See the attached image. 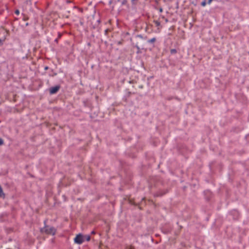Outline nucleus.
I'll return each instance as SVG.
<instances>
[{
    "mask_svg": "<svg viewBox=\"0 0 249 249\" xmlns=\"http://www.w3.org/2000/svg\"><path fill=\"white\" fill-rule=\"evenodd\" d=\"M15 13L17 14V15H18L19 14V11L18 10H17L16 11H15Z\"/></svg>",
    "mask_w": 249,
    "mask_h": 249,
    "instance_id": "obj_11",
    "label": "nucleus"
},
{
    "mask_svg": "<svg viewBox=\"0 0 249 249\" xmlns=\"http://www.w3.org/2000/svg\"><path fill=\"white\" fill-rule=\"evenodd\" d=\"M176 52H177V51L176 49H172L171 50V53L172 54L175 53H176Z\"/></svg>",
    "mask_w": 249,
    "mask_h": 249,
    "instance_id": "obj_7",
    "label": "nucleus"
},
{
    "mask_svg": "<svg viewBox=\"0 0 249 249\" xmlns=\"http://www.w3.org/2000/svg\"><path fill=\"white\" fill-rule=\"evenodd\" d=\"M213 0H208V3L210 4Z\"/></svg>",
    "mask_w": 249,
    "mask_h": 249,
    "instance_id": "obj_12",
    "label": "nucleus"
},
{
    "mask_svg": "<svg viewBox=\"0 0 249 249\" xmlns=\"http://www.w3.org/2000/svg\"><path fill=\"white\" fill-rule=\"evenodd\" d=\"M91 117L94 118L95 116H91Z\"/></svg>",
    "mask_w": 249,
    "mask_h": 249,
    "instance_id": "obj_17",
    "label": "nucleus"
},
{
    "mask_svg": "<svg viewBox=\"0 0 249 249\" xmlns=\"http://www.w3.org/2000/svg\"><path fill=\"white\" fill-rule=\"evenodd\" d=\"M42 232H45L47 234L54 235L55 233L56 230L54 228L49 226H46L41 230Z\"/></svg>",
    "mask_w": 249,
    "mask_h": 249,
    "instance_id": "obj_1",
    "label": "nucleus"
},
{
    "mask_svg": "<svg viewBox=\"0 0 249 249\" xmlns=\"http://www.w3.org/2000/svg\"><path fill=\"white\" fill-rule=\"evenodd\" d=\"M133 2H135V1H137V0H131Z\"/></svg>",
    "mask_w": 249,
    "mask_h": 249,
    "instance_id": "obj_14",
    "label": "nucleus"
},
{
    "mask_svg": "<svg viewBox=\"0 0 249 249\" xmlns=\"http://www.w3.org/2000/svg\"><path fill=\"white\" fill-rule=\"evenodd\" d=\"M155 24L157 26H158L160 25V23L158 21H155Z\"/></svg>",
    "mask_w": 249,
    "mask_h": 249,
    "instance_id": "obj_10",
    "label": "nucleus"
},
{
    "mask_svg": "<svg viewBox=\"0 0 249 249\" xmlns=\"http://www.w3.org/2000/svg\"><path fill=\"white\" fill-rule=\"evenodd\" d=\"M60 89L59 86H55L50 89V92L51 94L56 93Z\"/></svg>",
    "mask_w": 249,
    "mask_h": 249,
    "instance_id": "obj_3",
    "label": "nucleus"
},
{
    "mask_svg": "<svg viewBox=\"0 0 249 249\" xmlns=\"http://www.w3.org/2000/svg\"><path fill=\"white\" fill-rule=\"evenodd\" d=\"M206 2L205 0L201 2V5L202 6H205L206 5Z\"/></svg>",
    "mask_w": 249,
    "mask_h": 249,
    "instance_id": "obj_8",
    "label": "nucleus"
},
{
    "mask_svg": "<svg viewBox=\"0 0 249 249\" xmlns=\"http://www.w3.org/2000/svg\"><path fill=\"white\" fill-rule=\"evenodd\" d=\"M3 144V141L2 139L0 138V145H2Z\"/></svg>",
    "mask_w": 249,
    "mask_h": 249,
    "instance_id": "obj_9",
    "label": "nucleus"
},
{
    "mask_svg": "<svg viewBox=\"0 0 249 249\" xmlns=\"http://www.w3.org/2000/svg\"><path fill=\"white\" fill-rule=\"evenodd\" d=\"M74 242L78 244H81L84 241V237L81 234H78L74 239Z\"/></svg>",
    "mask_w": 249,
    "mask_h": 249,
    "instance_id": "obj_2",
    "label": "nucleus"
},
{
    "mask_svg": "<svg viewBox=\"0 0 249 249\" xmlns=\"http://www.w3.org/2000/svg\"><path fill=\"white\" fill-rule=\"evenodd\" d=\"M98 112H99V110H96V111H95V112H94V113H95V114H96V113H98Z\"/></svg>",
    "mask_w": 249,
    "mask_h": 249,
    "instance_id": "obj_13",
    "label": "nucleus"
},
{
    "mask_svg": "<svg viewBox=\"0 0 249 249\" xmlns=\"http://www.w3.org/2000/svg\"><path fill=\"white\" fill-rule=\"evenodd\" d=\"M130 249H132V248H131Z\"/></svg>",
    "mask_w": 249,
    "mask_h": 249,
    "instance_id": "obj_18",
    "label": "nucleus"
},
{
    "mask_svg": "<svg viewBox=\"0 0 249 249\" xmlns=\"http://www.w3.org/2000/svg\"><path fill=\"white\" fill-rule=\"evenodd\" d=\"M4 194L3 192L2 189L0 186V197H4Z\"/></svg>",
    "mask_w": 249,
    "mask_h": 249,
    "instance_id": "obj_4",
    "label": "nucleus"
},
{
    "mask_svg": "<svg viewBox=\"0 0 249 249\" xmlns=\"http://www.w3.org/2000/svg\"><path fill=\"white\" fill-rule=\"evenodd\" d=\"M1 43V40L0 39V44Z\"/></svg>",
    "mask_w": 249,
    "mask_h": 249,
    "instance_id": "obj_16",
    "label": "nucleus"
},
{
    "mask_svg": "<svg viewBox=\"0 0 249 249\" xmlns=\"http://www.w3.org/2000/svg\"><path fill=\"white\" fill-rule=\"evenodd\" d=\"M155 40H156L155 38H152L151 39L148 40V42H149V43H153V42H154L155 41Z\"/></svg>",
    "mask_w": 249,
    "mask_h": 249,
    "instance_id": "obj_5",
    "label": "nucleus"
},
{
    "mask_svg": "<svg viewBox=\"0 0 249 249\" xmlns=\"http://www.w3.org/2000/svg\"><path fill=\"white\" fill-rule=\"evenodd\" d=\"M160 12H161L162 11V9H160Z\"/></svg>",
    "mask_w": 249,
    "mask_h": 249,
    "instance_id": "obj_15",
    "label": "nucleus"
},
{
    "mask_svg": "<svg viewBox=\"0 0 249 249\" xmlns=\"http://www.w3.org/2000/svg\"><path fill=\"white\" fill-rule=\"evenodd\" d=\"M84 237V241L86 240L87 241H89L90 240V236L89 235H87Z\"/></svg>",
    "mask_w": 249,
    "mask_h": 249,
    "instance_id": "obj_6",
    "label": "nucleus"
}]
</instances>
